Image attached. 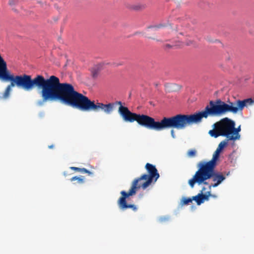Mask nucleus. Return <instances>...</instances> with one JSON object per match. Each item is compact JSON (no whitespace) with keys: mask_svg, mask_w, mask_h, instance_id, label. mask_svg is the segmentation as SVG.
Here are the masks:
<instances>
[{"mask_svg":"<svg viewBox=\"0 0 254 254\" xmlns=\"http://www.w3.org/2000/svg\"><path fill=\"white\" fill-rule=\"evenodd\" d=\"M0 79L10 81L4 92L0 93V99L8 98L11 87L15 86L26 91L36 88L41 89L40 95L43 102L59 101L64 105L81 111L102 110L105 113V104L91 101L87 96L75 90L72 84L61 83L59 78L55 75L47 79L41 75H37L34 78L26 74L14 76L6 67L0 70Z\"/></svg>","mask_w":254,"mask_h":254,"instance_id":"nucleus-1","label":"nucleus"},{"mask_svg":"<svg viewBox=\"0 0 254 254\" xmlns=\"http://www.w3.org/2000/svg\"><path fill=\"white\" fill-rule=\"evenodd\" d=\"M254 103V99L248 98L243 100H236L234 102H228V104L217 99L215 101H210V106H207L204 111L191 115L181 114V129L194 123L200 122L202 118H206L208 116H220L226 113L237 114L242 111L244 107L252 105Z\"/></svg>","mask_w":254,"mask_h":254,"instance_id":"nucleus-2","label":"nucleus"},{"mask_svg":"<svg viewBox=\"0 0 254 254\" xmlns=\"http://www.w3.org/2000/svg\"><path fill=\"white\" fill-rule=\"evenodd\" d=\"M208 166H197L198 170L195 172L193 177L189 180V184L193 188L195 183L198 185L201 184L208 185L206 180L211 179L214 184L209 186V189L212 187L215 188L220 185L226 178L225 176L220 173L214 172L216 166L209 168Z\"/></svg>","mask_w":254,"mask_h":254,"instance_id":"nucleus-3","label":"nucleus"},{"mask_svg":"<svg viewBox=\"0 0 254 254\" xmlns=\"http://www.w3.org/2000/svg\"><path fill=\"white\" fill-rule=\"evenodd\" d=\"M145 168L148 174H143L140 177L135 179L132 182V184L136 187L146 189L152 182H155L159 178V174L154 165L147 163Z\"/></svg>","mask_w":254,"mask_h":254,"instance_id":"nucleus-4","label":"nucleus"},{"mask_svg":"<svg viewBox=\"0 0 254 254\" xmlns=\"http://www.w3.org/2000/svg\"><path fill=\"white\" fill-rule=\"evenodd\" d=\"M214 128L209 131V134L212 137L217 138L219 136H225L231 139L232 129L234 127V121L225 118L213 125Z\"/></svg>","mask_w":254,"mask_h":254,"instance_id":"nucleus-5","label":"nucleus"},{"mask_svg":"<svg viewBox=\"0 0 254 254\" xmlns=\"http://www.w3.org/2000/svg\"><path fill=\"white\" fill-rule=\"evenodd\" d=\"M138 189H140L139 187H136L131 184V188L128 192H126L124 190L121 192L122 196L118 201V204L120 209L124 210L127 208H131L134 211H137V208L135 205L127 204L126 198L130 196L134 195L136 192L137 190Z\"/></svg>","mask_w":254,"mask_h":254,"instance_id":"nucleus-6","label":"nucleus"},{"mask_svg":"<svg viewBox=\"0 0 254 254\" xmlns=\"http://www.w3.org/2000/svg\"><path fill=\"white\" fill-rule=\"evenodd\" d=\"M221 151V150L217 148L213 154V157L211 160L208 162L200 161L197 164V166H208V168H212L213 166H216V161L219 158V154Z\"/></svg>","mask_w":254,"mask_h":254,"instance_id":"nucleus-7","label":"nucleus"},{"mask_svg":"<svg viewBox=\"0 0 254 254\" xmlns=\"http://www.w3.org/2000/svg\"><path fill=\"white\" fill-rule=\"evenodd\" d=\"M235 124L234 122V127L232 129V134L231 135V139L232 141H235L236 140L239 139L240 138V135L239 133V132L240 131V126H239L238 128L235 127Z\"/></svg>","mask_w":254,"mask_h":254,"instance_id":"nucleus-8","label":"nucleus"},{"mask_svg":"<svg viewBox=\"0 0 254 254\" xmlns=\"http://www.w3.org/2000/svg\"><path fill=\"white\" fill-rule=\"evenodd\" d=\"M230 140H232L226 138L224 140L220 142L217 148L222 151L228 145V141Z\"/></svg>","mask_w":254,"mask_h":254,"instance_id":"nucleus-9","label":"nucleus"},{"mask_svg":"<svg viewBox=\"0 0 254 254\" xmlns=\"http://www.w3.org/2000/svg\"><path fill=\"white\" fill-rule=\"evenodd\" d=\"M205 190V188L203 187L201 190V196H202V199L203 201V203L204 202V200H208L209 197H210L211 195L210 191H207L205 194H203V192H204V190Z\"/></svg>","mask_w":254,"mask_h":254,"instance_id":"nucleus-10","label":"nucleus"},{"mask_svg":"<svg viewBox=\"0 0 254 254\" xmlns=\"http://www.w3.org/2000/svg\"><path fill=\"white\" fill-rule=\"evenodd\" d=\"M146 5L145 4L137 3L131 6V8L135 10H141L146 8Z\"/></svg>","mask_w":254,"mask_h":254,"instance_id":"nucleus-11","label":"nucleus"},{"mask_svg":"<svg viewBox=\"0 0 254 254\" xmlns=\"http://www.w3.org/2000/svg\"><path fill=\"white\" fill-rule=\"evenodd\" d=\"M192 198V200H195L197 205H200L203 203L201 192L196 196H193Z\"/></svg>","mask_w":254,"mask_h":254,"instance_id":"nucleus-12","label":"nucleus"},{"mask_svg":"<svg viewBox=\"0 0 254 254\" xmlns=\"http://www.w3.org/2000/svg\"><path fill=\"white\" fill-rule=\"evenodd\" d=\"M71 182L76 181L77 183L81 184L84 183V177L81 176V177L75 176L70 179Z\"/></svg>","mask_w":254,"mask_h":254,"instance_id":"nucleus-13","label":"nucleus"},{"mask_svg":"<svg viewBox=\"0 0 254 254\" xmlns=\"http://www.w3.org/2000/svg\"><path fill=\"white\" fill-rule=\"evenodd\" d=\"M7 67L6 62L0 54V70Z\"/></svg>","mask_w":254,"mask_h":254,"instance_id":"nucleus-14","label":"nucleus"},{"mask_svg":"<svg viewBox=\"0 0 254 254\" xmlns=\"http://www.w3.org/2000/svg\"><path fill=\"white\" fill-rule=\"evenodd\" d=\"M192 198L190 197H183L181 201V203L182 205H188L190 203L192 202Z\"/></svg>","mask_w":254,"mask_h":254,"instance_id":"nucleus-15","label":"nucleus"},{"mask_svg":"<svg viewBox=\"0 0 254 254\" xmlns=\"http://www.w3.org/2000/svg\"><path fill=\"white\" fill-rule=\"evenodd\" d=\"M187 154L189 157H194L196 154V150L194 149L189 150Z\"/></svg>","mask_w":254,"mask_h":254,"instance_id":"nucleus-16","label":"nucleus"},{"mask_svg":"<svg viewBox=\"0 0 254 254\" xmlns=\"http://www.w3.org/2000/svg\"><path fill=\"white\" fill-rule=\"evenodd\" d=\"M165 25H163V24H159L158 25H155V26H150V27H149L148 28H153L155 29V30H157V29L158 28H161V27H164Z\"/></svg>","mask_w":254,"mask_h":254,"instance_id":"nucleus-17","label":"nucleus"},{"mask_svg":"<svg viewBox=\"0 0 254 254\" xmlns=\"http://www.w3.org/2000/svg\"><path fill=\"white\" fill-rule=\"evenodd\" d=\"M70 169L77 172H80V168L76 167H70Z\"/></svg>","mask_w":254,"mask_h":254,"instance_id":"nucleus-18","label":"nucleus"},{"mask_svg":"<svg viewBox=\"0 0 254 254\" xmlns=\"http://www.w3.org/2000/svg\"><path fill=\"white\" fill-rule=\"evenodd\" d=\"M17 0H10L9 2L10 5H12L17 2Z\"/></svg>","mask_w":254,"mask_h":254,"instance_id":"nucleus-19","label":"nucleus"},{"mask_svg":"<svg viewBox=\"0 0 254 254\" xmlns=\"http://www.w3.org/2000/svg\"><path fill=\"white\" fill-rule=\"evenodd\" d=\"M173 46L170 44H166L165 45V48L166 49L171 48Z\"/></svg>","mask_w":254,"mask_h":254,"instance_id":"nucleus-20","label":"nucleus"},{"mask_svg":"<svg viewBox=\"0 0 254 254\" xmlns=\"http://www.w3.org/2000/svg\"><path fill=\"white\" fill-rule=\"evenodd\" d=\"M87 169L85 168H80V172L86 173L87 171Z\"/></svg>","mask_w":254,"mask_h":254,"instance_id":"nucleus-21","label":"nucleus"},{"mask_svg":"<svg viewBox=\"0 0 254 254\" xmlns=\"http://www.w3.org/2000/svg\"><path fill=\"white\" fill-rule=\"evenodd\" d=\"M171 135H172L173 138H175V132H174V130L173 129H172L171 130Z\"/></svg>","mask_w":254,"mask_h":254,"instance_id":"nucleus-22","label":"nucleus"},{"mask_svg":"<svg viewBox=\"0 0 254 254\" xmlns=\"http://www.w3.org/2000/svg\"><path fill=\"white\" fill-rule=\"evenodd\" d=\"M86 173L88 174L89 175H92V174H93L92 172H90V171H89L88 170H87Z\"/></svg>","mask_w":254,"mask_h":254,"instance_id":"nucleus-23","label":"nucleus"},{"mask_svg":"<svg viewBox=\"0 0 254 254\" xmlns=\"http://www.w3.org/2000/svg\"><path fill=\"white\" fill-rule=\"evenodd\" d=\"M145 182V181H144V180H142V181H141L138 182L137 184H138V185H139L140 183H144V182Z\"/></svg>","mask_w":254,"mask_h":254,"instance_id":"nucleus-24","label":"nucleus"},{"mask_svg":"<svg viewBox=\"0 0 254 254\" xmlns=\"http://www.w3.org/2000/svg\"><path fill=\"white\" fill-rule=\"evenodd\" d=\"M54 146L53 145H51L49 146V148L50 149H52V148H54Z\"/></svg>","mask_w":254,"mask_h":254,"instance_id":"nucleus-25","label":"nucleus"},{"mask_svg":"<svg viewBox=\"0 0 254 254\" xmlns=\"http://www.w3.org/2000/svg\"><path fill=\"white\" fill-rule=\"evenodd\" d=\"M210 196H212L214 198H216V196L215 195H213V194H211V195Z\"/></svg>","mask_w":254,"mask_h":254,"instance_id":"nucleus-26","label":"nucleus"}]
</instances>
